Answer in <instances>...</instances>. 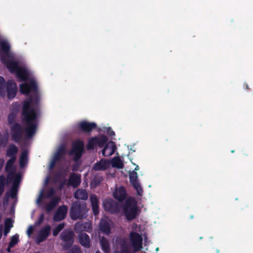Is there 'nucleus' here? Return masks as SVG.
Instances as JSON below:
<instances>
[{"mask_svg":"<svg viewBox=\"0 0 253 253\" xmlns=\"http://www.w3.org/2000/svg\"><path fill=\"white\" fill-rule=\"evenodd\" d=\"M1 61L8 71L14 74L21 81L25 82L19 85L22 94H30V99L22 103V115L26 136L31 137L36 132L37 118L39 115V105L42 91L34 74V72L11 50V44L4 37L0 36Z\"/></svg>","mask_w":253,"mask_h":253,"instance_id":"1","label":"nucleus"},{"mask_svg":"<svg viewBox=\"0 0 253 253\" xmlns=\"http://www.w3.org/2000/svg\"><path fill=\"white\" fill-rule=\"evenodd\" d=\"M21 179V173H15L10 171L7 176L6 182L7 184H12V187L6 194L3 204H10L12 206L16 203V194Z\"/></svg>","mask_w":253,"mask_h":253,"instance_id":"2","label":"nucleus"},{"mask_svg":"<svg viewBox=\"0 0 253 253\" xmlns=\"http://www.w3.org/2000/svg\"><path fill=\"white\" fill-rule=\"evenodd\" d=\"M17 86L16 83L11 80L5 81L4 78L0 76V96L9 100L13 99L17 93Z\"/></svg>","mask_w":253,"mask_h":253,"instance_id":"3","label":"nucleus"},{"mask_svg":"<svg viewBox=\"0 0 253 253\" xmlns=\"http://www.w3.org/2000/svg\"><path fill=\"white\" fill-rule=\"evenodd\" d=\"M123 211L126 218L128 220L135 218L138 214V209L135 199L127 198L123 206Z\"/></svg>","mask_w":253,"mask_h":253,"instance_id":"4","label":"nucleus"},{"mask_svg":"<svg viewBox=\"0 0 253 253\" xmlns=\"http://www.w3.org/2000/svg\"><path fill=\"white\" fill-rule=\"evenodd\" d=\"M17 116V115L10 113H8L7 116L8 124L9 125H12L10 126L11 135L13 139L15 141H17L20 139L23 131V128L20 124L14 123Z\"/></svg>","mask_w":253,"mask_h":253,"instance_id":"5","label":"nucleus"},{"mask_svg":"<svg viewBox=\"0 0 253 253\" xmlns=\"http://www.w3.org/2000/svg\"><path fill=\"white\" fill-rule=\"evenodd\" d=\"M87 210L85 203L79 204L78 203H74L70 211L71 217L73 219L85 217Z\"/></svg>","mask_w":253,"mask_h":253,"instance_id":"6","label":"nucleus"},{"mask_svg":"<svg viewBox=\"0 0 253 253\" xmlns=\"http://www.w3.org/2000/svg\"><path fill=\"white\" fill-rule=\"evenodd\" d=\"M51 230V227L49 225H46L44 227L41 228L40 230H36L34 233L35 235H33V233L30 238H32L35 240L37 244H39L44 241L49 235Z\"/></svg>","mask_w":253,"mask_h":253,"instance_id":"7","label":"nucleus"},{"mask_svg":"<svg viewBox=\"0 0 253 253\" xmlns=\"http://www.w3.org/2000/svg\"><path fill=\"white\" fill-rule=\"evenodd\" d=\"M107 140V137L102 135L92 137L88 141L87 148L88 150H91L94 149L97 146L102 147Z\"/></svg>","mask_w":253,"mask_h":253,"instance_id":"8","label":"nucleus"},{"mask_svg":"<svg viewBox=\"0 0 253 253\" xmlns=\"http://www.w3.org/2000/svg\"><path fill=\"white\" fill-rule=\"evenodd\" d=\"M84 148V143L83 141L77 140L73 143L70 155L74 157L75 161H77L81 157Z\"/></svg>","mask_w":253,"mask_h":253,"instance_id":"9","label":"nucleus"},{"mask_svg":"<svg viewBox=\"0 0 253 253\" xmlns=\"http://www.w3.org/2000/svg\"><path fill=\"white\" fill-rule=\"evenodd\" d=\"M66 150V147L64 145H61L57 148L55 152L53 154L50 161L48 169L51 170L54 166L57 164L63 157Z\"/></svg>","mask_w":253,"mask_h":253,"instance_id":"10","label":"nucleus"},{"mask_svg":"<svg viewBox=\"0 0 253 253\" xmlns=\"http://www.w3.org/2000/svg\"><path fill=\"white\" fill-rule=\"evenodd\" d=\"M129 180L134 188L135 189L137 194L139 196H142L143 194V189L138 180L137 173L133 170L129 174Z\"/></svg>","mask_w":253,"mask_h":253,"instance_id":"11","label":"nucleus"},{"mask_svg":"<svg viewBox=\"0 0 253 253\" xmlns=\"http://www.w3.org/2000/svg\"><path fill=\"white\" fill-rule=\"evenodd\" d=\"M17 152V148L14 145H11L7 150V155L11 157V159L7 162L5 169L7 171H9L12 169L13 164L15 161V155Z\"/></svg>","mask_w":253,"mask_h":253,"instance_id":"12","label":"nucleus"},{"mask_svg":"<svg viewBox=\"0 0 253 253\" xmlns=\"http://www.w3.org/2000/svg\"><path fill=\"white\" fill-rule=\"evenodd\" d=\"M96 125L94 123H90L85 121H81L75 126L76 129H80L84 132H90L93 128L96 127Z\"/></svg>","mask_w":253,"mask_h":253,"instance_id":"13","label":"nucleus"},{"mask_svg":"<svg viewBox=\"0 0 253 253\" xmlns=\"http://www.w3.org/2000/svg\"><path fill=\"white\" fill-rule=\"evenodd\" d=\"M103 205L105 210L110 212L114 213L119 211L118 204L112 199L105 200Z\"/></svg>","mask_w":253,"mask_h":253,"instance_id":"14","label":"nucleus"},{"mask_svg":"<svg viewBox=\"0 0 253 253\" xmlns=\"http://www.w3.org/2000/svg\"><path fill=\"white\" fill-rule=\"evenodd\" d=\"M113 227L112 221L107 217L102 219L100 224V230L105 234L110 233L111 229Z\"/></svg>","mask_w":253,"mask_h":253,"instance_id":"15","label":"nucleus"},{"mask_svg":"<svg viewBox=\"0 0 253 253\" xmlns=\"http://www.w3.org/2000/svg\"><path fill=\"white\" fill-rule=\"evenodd\" d=\"M116 149V146L113 141L107 143L102 150V154L104 157H109L114 154Z\"/></svg>","mask_w":253,"mask_h":253,"instance_id":"16","label":"nucleus"},{"mask_svg":"<svg viewBox=\"0 0 253 253\" xmlns=\"http://www.w3.org/2000/svg\"><path fill=\"white\" fill-rule=\"evenodd\" d=\"M61 237L65 245H70L73 242V232L70 230H65L62 233Z\"/></svg>","mask_w":253,"mask_h":253,"instance_id":"17","label":"nucleus"},{"mask_svg":"<svg viewBox=\"0 0 253 253\" xmlns=\"http://www.w3.org/2000/svg\"><path fill=\"white\" fill-rule=\"evenodd\" d=\"M110 165V162L109 161L106 159H101L95 164L93 169L95 170H104L108 169Z\"/></svg>","mask_w":253,"mask_h":253,"instance_id":"18","label":"nucleus"},{"mask_svg":"<svg viewBox=\"0 0 253 253\" xmlns=\"http://www.w3.org/2000/svg\"><path fill=\"white\" fill-rule=\"evenodd\" d=\"M67 208L63 206L60 207L54 216V220L58 221L63 219L67 213Z\"/></svg>","mask_w":253,"mask_h":253,"instance_id":"19","label":"nucleus"},{"mask_svg":"<svg viewBox=\"0 0 253 253\" xmlns=\"http://www.w3.org/2000/svg\"><path fill=\"white\" fill-rule=\"evenodd\" d=\"M113 195L114 198L118 201H123L126 197V189L123 186L116 188L113 192Z\"/></svg>","mask_w":253,"mask_h":253,"instance_id":"20","label":"nucleus"},{"mask_svg":"<svg viewBox=\"0 0 253 253\" xmlns=\"http://www.w3.org/2000/svg\"><path fill=\"white\" fill-rule=\"evenodd\" d=\"M43 214H41L39 220L37 222H35L34 224L32 225H30L28 227L26 231V233L29 238L32 236V234L34 233V232L36 231V229L37 228V227L42 223V222L43 221Z\"/></svg>","mask_w":253,"mask_h":253,"instance_id":"21","label":"nucleus"},{"mask_svg":"<svg viewBox=\"0 0 253 253\" xmlns=\"http://www.w3.org/2000/svg\"><path fill=\"white\" fill-rule=\"evenodd\" d=\"M81 183V175L76 174H72L67 182L68 185H71L74 187H76L79 185Z\"/></svg>","mask_w":253,"mask_h":253,"instance_id":"22","label":"nucleus"},{"mask_svg":"<svg viewBox=\"0 0 253 253\" xmlns=\"http://www.w3.org/2000/svg\"><path fill=\"white\" fill-rule=\"evenodd\" d=\"M90 200L93 212L96 215L99 213L98 199L96 196L93 194L90 196Z\"/></svg>","mask_w":253,"mask_h":253,"instance_id":"23","label":"nucleus"},{"mask_svg":"<svg viewBox=\"0 0 253 253\" xmlns=\"http://www.w3.org/2000/svg\"><path fill=\"white\" fill-rule=\"evenodd\" d=\"M91 228V224L89 222H86L84 224L82 223H78L75 225V229L76 231H89Z\"/></svg>","mask_w":253,"mask_h":253,"instance_id":"24","label":"nucleus"},{"mask_svg":"<svg viewBox=\"0 0 253 253\" xmlns=\"http://www.w3.org/2000/svg\"><path fill=\"white\" fill-rule=\"evenodd\" d=\"M20 105L18 102H13L9 106V113L17 115L20 109Z\"/></svg>","mask_w":253,"mask_h":253,"instance_id":"25","label":"nucleus"},{"mask_svg":"<svg viewBox=\"0 0 253 253\" xmlns=\"http://www.w3.org/2000/svg\"><path fill=\"white\" fill-rule=\"evenodd\" d=\"M13 220L11 218H7L4 222V235L6 236L13 227Z\"/></svg>","mask_w":253,"mask_h":253,"instance_id":"26","label":"nucleus"},{"mask_svg":"<svg viewBox=\"0 0 253 253\" xmlns=\"http://www.w3.org/2000/svg\"><path fill=\"white\" fill-rule=\"evenodd\" d=\"M79 241L80 243L85 247H88L89 245V236L85 234L82 233L79 236Z\"/></svg>","mask_w":253,"mask_h":253,"instance_id":"27","label":"nucleus"},{"mask_svg":"<svg viewBox=\"0 0 253 253\" xmlns=\"http://www.w3.org/2000/svg\"><path fill=\"white\" fill-rule=\"evenodd\" d=\"M110 164L113 167L118 169H122L124 167V163L119 157L112 159Z\"/></svg>","mask_w":253,"mask_h":253,"instance_id":"28","label":"nucleus"},{"mask_svg":"<svg viewBox=\"0 0 253 253\" xmlns=\"http://www.w3.org/2000/svg\"><path fill=\"white\" fill-rule=\"evenodd\" d=\"M75 197L76 199L86 200L88 197V195L85 190L78 189L75 193Z\"/></svg>","mask_w":253,"mask_h":253,"instance_id":"29","label":"nucleus"},{"mask_svg":"<svg viewBox=\"0 0 253 253\" xmlns=\"http://www.w3.org/2000/svg\"><path fill=\"white\" fill-rule=\"evenodd\" d=\"M28 163V153L26 151L22 152L20 159V166L21 168L25 167Z\"/></svg>","mask_w":253,"mask_h":253,"instance_id":"30","label":"nucleus"},{"mask_svg":"<svg viewBox=\"0 0 253 253\" xmlns=\"http://www.w3.org/2000/svg\"><path fill=\"white\" fill-rule=\"evenodd\" d=\"M19 241V235L18 234H15L11 237V241L9 244L8 247L7 249L8 252H10V250L11 248H12L14 246H15Z\"/></svg>","mask_w":253,"mask_h":253,"instance_id":"31","label":"nucleus"},{"mask_svg":"<svg viewBox=\"0 0 253 253\" xmlns=\"http://www.w3.org/2000/svg\"><path fill=\"white\" fill-rule=\"evenodd\" d=\"M8 133L7 132L1 134L0 133V146H5L8 140Z\"/></svg>","mask_w":253,"mask_h":253,"instance_id":"32","label":"nucleus"},{"mask_svg":"<svg viewBox=\"0 0 253 253\" xmlns=\"http://www.w3.org/2000/svg\"><path fill=\"white\" fill-rule=\"evenodd\" d=\"M59 199L58 198H54L45 208L47 211H50L59 202Z\"/></svg>","mask_w":253,"mask_h":253,"instance_id":"33","label":"nucleus"},{"mask_svg":"<svg viewBox=\"0 0 253 253\" xmlns=\"http://www.w3.org/2000/svg\"><path fill=\"white\" fill-rule=\"evenodd\" d=\"M100 244L102 247V249L106 253L108 252L109 250V247L108 242L103 238H102L100 240Z\"/></svg>","mask_w":253,"mask_h":253,"instance_id":"34","label":"nucleus"},{"mask_svg":"<svg viewBox=\"0 0 253 253\" xmlns=\"http://www.w3.org/2000/svg\"><path fill=\"white\" fill-rule=\"evenodd\" d=\"M64 224L61 223L59 224L55 228H54L53 230V235L54 236H56L58 235L59 232L64 228Z\"/></svg>","mask_w":253,"mask_h":253,"instance_id":"35","label":"nucleus"},{"mask_svg":"<svg viewBox=\"0 0 253 253\" xmlns=\"http://www.w3.org/2000/svg\"><path fill=\"white\" fill-rule=\"evenodd\" d=\"M5 184V179L4 176H0V195L4 191V187Z\"/></svg>","mask_w":253,"mask_h":253,"instance_id":"36","label":"nucleus"},{"mask_svg":"<svg viewBox=\"0 0 253 253\" xmlns=\"http://www.w3.org/2000/svg\"><path fill=\"white\" fill-rule=\"evenodd\" d=\"M104 131H105L110 136H113L115 135L114 132L110 127L104 128Z\"/></svg>","mask_w":253,"mask_h":253,"instance_id":"37","label":"nucleus"},{"mask_svg":"<svg viewBox=\"0 0 253 253\" xmlns=\"http://www.w3.org/2000/svg\"><path fill=\"white\" fill-rule=\"evenodd\" d=\"M43 193H44V192L43 190L41 191V192L39 195V197L37 200V204H40V203L41 202V201L43 196Z\"/></svg>","mask_w":253,"mask_h":253,"instance_id":"38","label":"nucleus"},{"mask_svg":"<svg viewBox=\"0 0 253 253\" xmlns=\"http://www.w3.org/2000/svg\"><path fill=\"white\" fill-rule=\"evenodd\" d=\"M73 253H81L80 250L77 247H74Z\"/></svg>","mask_w":253,"mask_h":253,"instance_id":"39","label":"nucleus"},{"mask_svg":"<svg viewBox=\"0 0 253 253\" xmlns=\"http://www.w3.org/2000/svg\"><path fill=\"white\" fill-rule=\"evenodd\" d=\"M99 182H96L95 180H93L91 183V187H96V185L98 184Z\"/></svg>","mask_w":253,"mask_h":253,"instance_id":"40","label":"nucleus"},{"mask_svg":"<svg viewBox=\"0 0 253 253\" xmlns=\"http://www.w3.org/2000/svg\"><path fill=\"white\" fill-rule=\"evenodd\" d=\"M4 163V161L3 159H0V169L3 167Z\"/></svg>","mask_w":253,"mask_h":253,"instance_id":"41","label":"nucleus"},{"mask_svg":"<svg viewBox=\"0 0 253 253\" xmlns=\"http://www.w3.org/2000/svg\"><path fill=\"white\" fill-rule=\"evenodd\" d=\"M54 193V190L53 189H51L50 190L49 192V194L47 195V197H49L50 196H51V195H52Z\"/></svg>","mask_w":253,"mask_h":253,"instance_id":"42","label":"nucleus"},{"mask_svg":"<svg viewBox=\"0 0 253 253\" xmlns=\"http://www.w3.org/2000/svg\"><path fill=\"white\" fill-rule=\"evenodd\" d=\"M49 180V177H47L46 178L45 180L44 184L45 185L47 184V183L48 182Z\"/></svg>","mask_w":253,"mask_h":253,"instance_id":"43","label":"nucleus"},{"mask_svg":"<svg viewBox=\"0 0 253 253\" xmlns=\"http://www.w3.org/2000/svg\"><path fill=\"white\" fill-rule=\"evenodd\" d=\"M2 226H0V239L2 236Z\"/></svg>","mask_w":253,"mask_h":253,"instance_id":"44","label":"nucleus"},{"mask_svg":"<svg viewBox=\"0 0 253 253\" xmlns=\"http://www.w3.org/2000/svg\"><path fill=\"white\" fill-rule=\"evenodd\" d=\"M139 169V167L137 165H136V167L134 169V171L138 170Z\"/></svg>","mask_w":253,"mask_h":253,"instance_id":"45","label":"nucleus"},{"mask_svg":"<svg viewBox=\"0 0 253 253\" xmlns=\"http://www.w3.org/2000/svg\"><path fill=\"white\" fill-rule=\"evenodd\" d=\"M77 169V168L76 167H74L73 168V170L75 171V170H76Z\"/></svg>","mask_w":253,"mask_h":253,"instance_id":"46","label":"nucleus"},{"mask_svg":"<svg viewBox=\"0 0 253 253\" xmlns=\"http://www.w3.org/2000/svg\"><path fill=\"white\" fill-rule=\"evenodd\" d=\"M156 250V251H158L159 250V249L157 248Z\"/></svg>","mask_w":253,"mask_h":253,"instance_id":"47","label":"nucleus"},{"mask_svg":"<svg viewBox=\"0 0 253 253\" xmlns=\"http://www.w3.org/2000/svg\"><path fill=\"white\" fill-rule=\"evenodd\" d=\"M96 253H100V252H99L98 251L96 252Z\"/></svg>","mask_w":253,"mask_h":253,"instance_id":"48","label":"nucleus"},{"mask_svg":"<svg viewBox=\"0 0 253 253\" xmlns=\"http://www.w3.org/2000/svg\"><path fill=\"white\" fill-rule=\"evenodd\" d=\"M247 88H248V85H247Z\"/></svg>","mask_w":253,"mask_h":253,"instance_id":"49","label":"nucleus"}]
</instances>
